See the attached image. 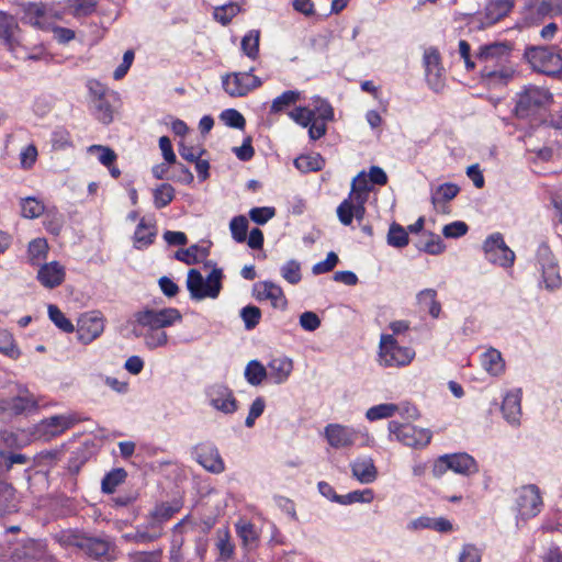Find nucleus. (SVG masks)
<instances>
[{
  "label": "nucleus",
  "mask_w": 562,
  "mask_h": 562,
  "mask_svg": "<svg viewBox=\"0 0 562 562\" xmlns=\"http://www.w3.org/2000/svg\"><path fill=\"white\" fill-rule=\"evenodd\" d=\"M100 445L92 439L85 440L80 446L71 451L68 458L66 470L70 476H77L82 467L100 451Z\"/></svg>",
  "instance_id": "obj_14"
},
{
  "label": "nucleus",
  "mask_w": 562,
  "mask_h": 562,
  "mask_svg": "<svg viewBox=\"0 0 562 562\" xmlns=\"http://www.w3.org/2000/svg\"><path fill=\"white\" fill-rule=\"evenodd\" d=\"M134 317L139 326L148 327L150 330L170 327L175 323L182 321V314L176 307H165L161 310L145 308L136 312Z\"/></svg>",
  "instance_id": "obj_5"
},
{
  "label": "nucleus",
  "mask_w": 562,
  "mask_h": 562,
  "mask_svg": "<svg viewBox=\"0 0 562 562\" xmlns=\"http://www.w3.org/2000/svg\"><path fill=\"white\" fill-rule=\"evenodd\" d=\"M209 255L210 246L203 247L198 244H193L186 249L181 248L175 251L172 258L188 266H193L200 263L201 258L205 259Z\"/></svg>",
  "instance_id": "obj_29"
},
{
  "label": "nucleus",
  "mask_w": 562,
  "mask_h": 562,
  "mask_svg": "<svg viewBox=\"0 0 562 562\" xmlns=\"http://www.w3.org/2000/svg\"><path fill=\"white\" fill-rule=\"evenodd\" d=\"M424 234L428 236V240L425 241L424 244H422V241L416 244V247L419 251L432 256H438L446 250V244L438 234L430 231H427Z\"/></svg>",
  "instance_id": "obj_43"
},
{
  "label": "nucleus",
  "mask_w": 562,
  "mask_h": 562,
  "mask_svg": "<svg viewBox=\"0 0 562 562\" xmlns=\"http://www.w3.org/2000/svg\"><path fill=\"white\" fill-rule=\"evenodd\" d=\"M542 499L537 485L528 484L520 488L515 505V510L519 518L527 520L537 516L540 513Z\"/></svg>",
  "instance_id": "obj_11"
},
{
  "label": "nucleus",
  "mask_w": 562,
  "mask_h": 562,
  "mask_svg": "<svg viewBox=\"0 0 562 562\" xmlns=\"http://www.w3.org/2000/svg\"><path fill=\"white\" fill-rule=\"evenodd\" d=\"M249 223L246 216L237 215L231 220L229 229L232 233V238L238 243H246L247 233H248Z\"/></svg>",
  "instance_id": "obj_52"
},
{
  "label": "nucleus",
  "mask_w": 562,
  "mask_h": 562,
  "mask_svg": "<svg viewBox=\"0 0 562 562\" xmlns=\"http://www.w3.org/2000/svg\"><path fill=\"white\" fill-rule=\"evenodd\" d=\"M235 528L246 551H251L258 547L259 536L254 524L240 520L235 525Z\"/></svg>",
  "instance_id": "obj_36"
},
{
  "label": "nucleus",
  "mask_w": 562,
  "mask_h": 562,
  "mask_svg": "<svg viewBox=\"0 0 562 562\" xmlns=\"http://www.w3.org/2000/svg\"><path fill=\"white\" fill-rule=\"evenodd\" d=\"M300 100V92L296 90H288L277 97L270 106L271 114H278L285 111Z\"/></svg>",
  "instance_id": "obj_46"
},
{
  "label": "nucleus",
  "mask_w": 562,
  "mask_h": 562,
  "mask_svg": "<svg viewBox=\"0 0 562 562\" xmlns=\"http://www.w3.org/2000/svg\"><path fill=\"white\" fill-rule=\"evenodd\" d=\"M66 272L64 266L58 261H50L40 267L37 281L46 289H55L65 281Z\"/></svg>",
  "instance_id": "obj_18"
},
{
  "label": "nucleus",
  "mask_w": 562,
  "mask_h": 562,
  "mask_svg": "<svg viewBox=\"0 0 562 562\" xmlns=\"http://www.w3.org/2000/svg\"><path fill=\"white\" fill-rule=\"evenodd\" d=\"M414 357V349L400 346L393 335H382L379 351L381 366L404 367L411 363Z\"/></svg>",
  "instance_id": "obj_4"
},
{
  "label": "nucleus",
  "mask_w": 562,
  "mask_h": 562,
  "mask_svg": "<svg viewBox=\"0 0 562 562\" xmlns=\"http://www.w3.org/2000/svg\"><path fill=\"white\" fill-rule=\"evenodd\" d=\"M0 353L16 360L21 356V351L14 340L13 335L4 328L0 327Z\"/></svg>",
  "instance_id": "obj_45"
},
{
  "label": "nucleus",
  "mask_w": 562,
  "mask_h": 562,
  "mask_svg": "<svg viewBox=\"0 0 562 562\" xmlns=\"http://www.w3.org/2000/svg\"><path fill=\"white\" fill-rule=\"evenodd\" d=\"M268 368L270 369L269 376L272 382L280 384L289 378L293 369V364L292 361L288 358L273 359L269 362Z\"/></svg>",
  "instance_id": "obj_38"
},
{
  "label": "nucleus",
  "mask_w": 562,
  "mask_h": 562,
  "mask_svg": "<svg viewBox=\"0 0 562 562\" xmlns=\"http://www.w3.org/2000/svg\"><path fill=\"white\" fill-rule=\"evenodd\" d=\"M562 13V0H528L521 11V24L531 26Z\"/></svg>",
  "instance_id": "obj_7"
},
{
  "label": "nucleus",
  "mask_w": 562,
  "mask_h": 562,
  "mask_svg": "<svg viewBox=\"0 0 562 562\" xmlns=\"http://www.w3.org/2000/svg\"><path fill=\"white\" fill-rule=\"evenodd\" d=\"M280 272L290 284H297L302 280L301 263L295 259L288 260L281 267Z\"/></svg>",
  "instance_id": "obj_59"
},
{
  "label": "nucleus",
  "mask_w": 562,
  "mask_h": 562,
  "mask_svg": "<svg viewBox=\"0 0 562 562\" xmlns=\"http://www.w3.org/2000/svg\"><path fill=\"white\" fill-rule=\"evenodd\" d=\"M97 0H68V9L74 16H88L94 12Z\"/></svg>",
  "instance_id": "obj_57"
},
{
  "label": "nucleus",
  "mask_w": 562,
  "mask_h": 562,
  "mask_svg": "<svg viewBox=\"0 0 562 562\" xmlns=\"http://www.w3.org/2000/svg\"><path fill=\"white\" fill-rule=\"evenodd\" d=\"M9 402V415L16 417L24 414H30L37 411L38 403L33 395L21 396L16 395L8 398Z\"/></svg>",
  "instance_id": "obj_32"
},
{
  "label": "nucleus",
  "mask_w": 562,
  "mask_h": 562,
  "mask_svg": "<svg viewBox=\"0 0 562 562\" xmlns=\"http://www.w3.org/2000/svg\"><path fill=\"white\" fill-rule=\"evenodd\" d=\"M351 472L358 481L370 484L375 481L378 471L371 458L358 459L351 464Z\"/></svg>",
  "instance_id": "obj_30"
},
{
  "label": "nucleus",
  "mask_w": 562,
  "mask_h": 562,
  "mask_svg": "<svg viewBox=\"0 0 562 562\" xmlns=\"http://www.w3.org/2000/svg\"><path fill=\"white\" fill-rule=\"evenodd\" d=\"M207 395L210 404L224 414H234L238 409V401L235 398L233 391L224 384L213 385Z\"/></svg>",
  "instance_id": "obj_17"
},
{
  "label": "nucleus",
  "mask_w": 562,
  "mask_h": 562,
  "mask_svg": "<svg viewBox=\"0 0 562 562\" xmlns=\"http://www.w3.org/2000/svg\"><path fill=\"white\" fill-rule=\"evenodd\" d=\"M553 102V95L549 90L529 87L519 94V98L514 108V114L518 119H528L535 124H539L548 110V106Z\"/></svg>",
  "instance_id": "obj_2"
},
{
  "label": "nucleus",
  "mask_w": 562,
  "mask_h": 562,
  "mask_svg": "<svg viewBox=\"0 0 562 562\" xmlns=\"http://www.w3.org/2000/svg\"><path fill=\"white\" fill-rule=\"evenodd\" d=\"M45 551L46 544L43 541L27 538L13 549L12 558L19 561L41 560Z\"/></svg>",
  "instance_id": "obj_21"
},
{
  "label": "nucleus",
  "mask_w": 562,
  "mask_h": 562,
  "mask_svg": "<svg viewBox=\"0 0 562 562\" xmlns=\"http://www.w3.org/2000/svg\"><path fill=\"white\" fill-rule=\"evenodd\" d=\"M157 236V226L155 218L147 221L145 217L140 218L134 232V247L136 249H144L155 243Z\"/></svg>",
  "instance_id": "obj_23"
},
{
  "label": "nucleus",
  "mask_w": 562,
  "mask_h": 562,
  "mask_svg": "<svg viewBox=\"0 0 562 562\" xmlns=\"http://www.w3.org/2000/svg\"><path fill=\"white\" fill-rule=\"evenodd\" d=\"M515 0H490L485 8L486 19L496 23L506 16L514 8Z\"/></svg>",
  "instance_id": "obj_37"
},
{
  "label": "nucleus",
  "mask_w": 562,
  "mask_h": 562,
  "mask_svg": "<svg viewBox=\"0 0 562 562\" xmlns=\"http://www.w3.org/2000/svg\"><path fill=\"white\" fill-rule=\"evenodd\" d=\"M482 363L485 370L494 376L499 375L505 370V361L502 358V353L494 348L483 353Z\"/></svg>",
  "instance_id": "obj_39"
},
{
  "label": "nucleus",
  "mask_w": 562,
  "mask_h": 562,
  "mask_svg": "<svg viewBox=\"0 0 562 562\" xmlns=\"http://www.w3.org/2000/svg\"><path fill=\"white\" fill-rule=\"evenodd\" d=\"M182 507L181 499H173L171 503H159L153 509L154 518H157L161 524L168 521Z\"/></svg>",
  "instance_id": "obj_47"
},
{
  "label": "nucleus",
  "mask_w": 562,
  "mask_h": 562,
  "mask_svg": "<svg viewBox=\"0 0 562 562\" xmlns=\"http://www.w3.org/2000/svg\"><path fill=\"white\" fill-rule=\"evenodd\" d=\"M75 423L76 419L70 416L54 415L40 422L35 427V434L38 438L49 441L71 428Z\"/></svg>",
  "instance_id": "obj_16"
},
{
  "label": "nucleus",
  "mask_w": 562,
  "mask_h": 562,
  "mask_svg": "<svg viewBox=\"0 0 562 562\" xmlns=\"http://www.w3.org/2000/svg\"><path fill=\"white\" fill-rule=\"evenodd\" d=\"M176 190L168 183L164 182L153 190L154 205L157 210L169 205L175 199Z\"/></svg>",
  "instance_id": "obj_44"
},
{
  "label": "nucleus",
  "mask_w": 562,
  "mask_h": 562,
  "mask_svg": "<svg viewBox=\"0 0 562 562\" xmlns=\"http://www.w3.org/2000/svg\"><path fill=\"white\" fill-rule=\"evenodd\" d=\"M48 252V244L45 238H35L30 241L27 255L32 266H40V261L46 258Z\"/></svg>",
  "instance_id": "obj_48"
},
{
  "label": "nucleus",
  "mask_w": 562,
  "mask_h": 562,
  "mask_svg": "<svg viewBox=\"0 0 562 562\" xmlns=\"http://www.w3.org/2000/svg\"><path fill=\"white\" fill-rule=\"evenodd\" d=\"M20 204L22 216L25 218H36L46 212L43 202L34 196L21 199Z\"/></svg>",
  "instance_id": "obj_49"
},
{
  "label": "nucleus",
  "mask_w": 562,
  "mask_h": 562,
  "mask_svg": "<svg viewBox=\"0 0 562 562\" xmlns=\"http://www.w3.org/2000/svg\"><path fill=\"white\" fill-rule=\"evenodd\" d=\"M220 119L231 128L245 130L246 119L236 109H226L220 114Z\"/></svg>",
  "instance_id": "obj_60"
},
{
  "label": "nucleus",
  "mask_w": 562,
  "mask_h": 562,
  "mask_svg": "<svg viewBox=\"0 0 562 562\" xmlns=\"http://www.w3.org/2000/svg\"><path fill=\"white\" fill-rule=\"evenodd\" d=\"M239 316L244 322L245 328L252 330L260 323L261 310L256 305L248 304L240 310Z\"/></svg>",
  "instance_id": "obj_56"
},
{
  "label": "nucleus",
  "mask_w": 562,
  "mask_h": 562,
  "mask_svg": "<svg viewBox=\"0 0 562 562\" xmlns=\"http://www.w3.org/2000/svg\"><path fill=\"white\" fill-rule=\"evenodd\" d=\"M338 220L345 226L352 224L353 218L361 222L366 215V205H353L351 199H345L336 210Z\"/></svg>",
  "instance_id": "obj_28"
},
{
  "label": "nucleus",
  "mask_w": 562,
  "mask_h": 562,
  "mask_svg": "<svg viewBox=\"0 0 562 562\" xmlns=\"http://www.w3.org/2000/svg\"><path fill=\"white\" fill-rule=\"evenodd\" d=\"M260 32L258 30L249 31L241 40V49L250 57L255 58L259 50Z\"/></svg>",
  "instance_id": "obj_61"
},
{
  "label": "nucleus",
  "mask_w": 562,
  "mask_h": 562,
  "mask_svg": "<svg viewBox=\"0 0 562 562\" xmlns=\"http://www.w3.org/2000/svg\"><path fill=\"white\" fill-rule=\"evenodd\" d=\"M22 22L37 29H45V7L42 3L26 2L22 5Z\"/></svg>",
  "instance_id": "obj_31"
},
{
  "label": "nucleus",
  "mask_w": 562,
  "mask_h": 562,
  "mask_svg": "<svg viewBox=\"0 0 562 562\" xmlns=\"http://www.w3.org/2000/svg\"><path fill=\"white\" fill-rule=\"evenodd\" d=\"M20 499L16 488L5 480L0 479V517L18 513Z\"/></svg>",
  "instance_id": "obj_24"
},
{
  "label": "nucleus",
  "mask_w": 562,
  "mask_h": 562,
  "mask_svg": "<svg viewBox=\"0 0 562 562\" xmlns=\"http://www.w3.org/2000/svg\"><path fill=\"white\" fill-rule=\"evenodd\" d=\"M374 497V493L371 488L363 491H352L346 495H340V505H349L352 503H370Z\"/></svg>",
  "instance_id": "obj_63"
},
{
  "label": "nucleus",
  "mask_w": 562,
  "mask_h": 562,
  "mask_svg": "<svg viewBox=\"0 0 562 562\" xmlns=\"http://www.w3.org/2000/svg\"><path fill=\"white\" fill-rule=\"evenodd\" d=\"M248 215L257 225H265L276 215V209L273 206H256L250 209Z\"/></svg>",
  "instance_id": "obj_64"
},
{
  "label": "nucleus",
  "mask_w": 562,
  "mask_h": 562,
  "mask_svg": "<svg viewBox=\"0 0 562 562\" xmlns=\"http://www.w3.org/2000/svg\"><path fill=\"white\" fill-rule=\"evenodd\" d=\"M442 460H448V465L454 473L469 476L479 472L476 460L467 452L442 454Z\"/></svg>",
  "instance_id": "obj_20"
},
{
  "label": "nucleus",
  "mask_w": 562,
  "mask_h": 562,
  "mask_svg": "<svg viewBox=\"0 0 562 562\" xmlns=\"http://www.w3.org/2000/svg\"><path fill=\"white\" fill-rule=\"evenodd\" d=\"M244 375L250 385L258 386L268 378V371L259 360H251L247 363Z\"/></svg>",
  "instance_id": "obj_42"
},
{
  "label": "nucleus",
  "mask_w": 562,
  "mask_h": 562,
  "mask_svg": "<svg viewBox=\"0 0 562 562\" xmlns=\"http://www.w3.org/2000/svg\"><path fill=\"white\" fill-rule=\"evenodd\" d=\"M60 543L80 550L87 558L94 561H113L116 555V543L113 537L105 532H91L74 529L64 533Z\"/></svg>",
  "instance_id": "obj_1"
},
{
  "label": "nucleus",
  "mask_w": 562,
  "mask_h": 562,
  "mask_svg": "<svg viewBox=\"0 0 562 562\" xmlns=\"http://www.w3.org/2000/svg\"><path fill=\"white\" fill-rule=\"evenodd\" d=\"M386 243L394 248H404L409 244V235L405 227L397 222H392L386 235Z\"/></svg>",
  "instance_id": "obj_40"
},
{
  "label": "nucleus",
  "mask_w": 562,
  "mask_h": 562,
  "mask_svg": "<svg viewBox=\"0 0 562 562\" xmlns=\"http://www.w3.org/2000/svg\"><path fill=\"white\" fill-rule=\"evenodd\" d=\"M64 222V215L56 207L45 212L44 227L50 235L58 236L63 231Z\"/></svg>",
  "instance_id": "obj_51"
},
{
  "label": "nucleus",
  "mask_w": 562,
  "mask_h": 562,
  "mask_svg": "<svg viewBox=\"0 0 562 562\" xmlns=\"http://www.w3.org/2000/svg\"><path fill=\"white\" fill-rule=\"evenodd\" d=\"M510 53V46L506 43H491L480 46L475 54V58L484 63H496L507 58Z\"/></svg>",
  "instance_id": "obj_26"
},
{
  "label": "nucleus",
  "mask_w": 562,
  "mask_h": 562,
  "mask_svg": "<svg viewBox=\"0 0 562 562\" xmlns=\"http://www.w3.org/2000/svg\"><path fill=\"white\" fill-rule=\"evenodd\" d=\"M127 475V471L124 468L110 470L101 480V492L106 495L113 494L126 481Z\"/></svg>",
  "instance_id": "obj_34"
},
{
  "label": "nucleus",
  "mask_w": 562,
  "mask_h": 562,
  "mask_svg": "<svg viewBox=\"0 0 562 562\" xmlns=\"http://www.w3.org/2000/svg\"><path fill=\"white\" fill-rule=\"evenodd\" d=\"M29 458L22 453L0 450V477L8 473L14 464H25Z\"/></svg>",
  "instance_id": "obj_53"
},
{
  "label": "nucleus",
  "mask_w": 562,
  "mask_h": 562,
  "mask_svg": "<svg viewBox=\"0 0 562 562\" xmlns=\"http://www.w3.org/2000/svg\"><path fill=\"white\" fill-rule=\"evenodd\" d=\"M485 258L493 265L509 268L514 265L515 252L506 245L501 233L490 235L483 244Z\"/></svg>",
  "instance_id": "obj_9"
},
{
  "label": "nucleus",
  "mask_w": 562,
  "mask_h": 562,
  "mask_svg": "<svg viewBox=\"0 0 562 562\" xmlns=\"http://www.w3.org/2000/svg\"><path fill=\"white\" fill-rule=\"evenodd\" d=\"M460 74L462 75L461 78H454V80L459 81L461 85L469 88H474L477 83H485L488 86L496 80L506 85L508 80L514 78L515 75V72H479L477 78H472L471 80H468L467 77L470 75V72Z\"/></svg>",
  "instance_id": "obj_25"
},
{
  "label": "nucleus",
  "mask_w": 562,
  "mask_h": 562,
  "mask_svg": "<svg viewBox=\"0 0 562 562\" xmlns=\"http://www.w3.org/2000/svg\"><path fill=\"white\" fill-rule=\"evenodd\" d=\"M92 114L104 125H109L113 121V109L105 98L93 101Z\"/></svg>",
  "instance_id": "obj_54"
},
{
  "label": "nucleus",
  "mask_w": 562,
  "mask_h": 562,
  "mask_svg": "<svg viewBox=\"0 0 562 562\" xmlns=\"http://www.w3.org/2000/svg\"><path fill=\"white\" fill-rule=\"evenodd\" d=\"M218 541L216 543L217 549L220 550V559L223 561L229 560L234 554L235 546L229 540V532L227 529H218Z\"/></svg>",
  "instance_id": "obj_62"
},
{
  "label": "nucleus",
  "mask_w": 562,
  "mask_h": 562,
  "mask_svg": "<svg viewBox=\"0 0 562 562\" xmlns=\"http://www.w3.org/2000/svg\"><path fill=\"white\" fill-rule=\"evenodd\" d=\"M532 70H541L551 67L562 70V49L557 46H531L524 54Z\"/></svg>",
  "instance_id": "obj_8"
},
{
  "label": "nucleus",
  "mask_w": 562,
  "mask_h": 562,
  "mask_svg": "<svg viewBox=\"0 0 562 562\" xmlns=\"http://www.w3.org/2000/svg\"><path fill=\"white\" fill-rule=\"evenodd\" d=\"M260 86L261 80L255 72H225L222 76V87L233 98L245 97Z\"/></svg>",
  "instance_id": "obj_10"
},
{
  "label": "nucleus",
  "mask_w": 562,
  "mask_h": 562,
  "mask_svg": "<svg viewBox=\"0 0 562 562\" xmlns=\"http://www.w3.org/2000/svg\"><path fill=\"white\" fill-rule=\"evenodd\" d=\"M187 289L190 297L194 301H202L206 297L212 299L210 285L206 278L198 269H190L187 276Z\"/></svg>",
  "instance_id": "obj_22"
},
{
  "label": "nucleus",
  "mask_w": 562,
  "mask_h": 562,
  "mask_svg": "<svg viewBox=\"0 0 562 562\" xmlns=\"http://www.w3.org/2000/svg\"><path fill=\"white\" fill-rule=\"evenodd\" d=\"M104 330V319L99 311L87 312L78 318L77 339L83 345H89Z\"/></svg>",
  "instance_id": "obj_12"
},
{
  "label": "nucleus",
  "mask_w": 562,
  "mask_h": 562,
  "mask_svg": "<svg viewBox=\"0 0 562 562\" xmlns=\"http://www.w3.org/2000/svg\"><path fill=\"white\" fill-rule=\"evenodd\" d=\"M521 391L516 390L508 392L502 403V413L504 418L510 424L519 423L521 415Z\"/></svg>",
  "instance_id": "obj_27"
},
{
  "label": "nucleus",
  "mask_w": 562,
  "mask_h": 562,
  "mask_svg": "<svg viewBox=\"0 0 562 562\" xmlns=\"http://www.w3.org/2000/svg\"><path fill=\"white\" fill-rule=\"evenodd\" d=\"M240 12V7L237 3H228L214 9V19L222 25L231 23L234 16Z\"/></svg>",
  "instance_id": "obj_58"
},
{
  "label": "nucleus",
  "mask_w": 562,
  "mask_h": 562,
  "mask_svg": "<svg viewBox=\"0 0 562 562\" xmlns=\"http://www.w3.org/2000/svg\"><path fill=\"white\" fill-rule=\"evenodd\" d=\"M536 269L540 272L539 288L555 291L562 285L558 259L547 243H541L536 251Z\"/></svg>",
  "instance_id": "obj_3"
},
{
  "label": "nucleus",
  "mask_w": 562,
  "mask_h": 562,
  "mask_svg": "<svg viewBox=\"0 0 562 562\" xmlns=\"http://www.w3.org/2000/svg\"><path fill=\"white\" fill-rule=\"evenodd\" d=\"M193 459L206 471L220 474L225 470V463L215 445L203 442L192 448Z\"/></svg>",
  "instance_id": "obj_13"
},
{
  "label": "nucleus",
  "mask_w": 562,
  "mask_h": 562,
  "mask_svg": "<svg viewBox=\"0 0 562 562\" xmlns=\"http://www.w3.org/2000/svg\"><path fill=\"white\" fill-rule=\"evenodd\" d=\"M22 40V31L16 19L0 11V43L14 53L21 47Z\"/></svg>",
  "instance_id": "obj_15"
},
{
  "label": "nucleus",
  "mask_w": 562,
  "mask_h": 562,
  "mask_svg": "<svg viewBox=\"0 0 562 562\" xmlns=\"http://www.w3.org/2000/svg\"><path fill=\"white\" fill-rule=\"evenodd\" d=\"M390 437L395 436V439L404 446L415 449L425 448L431 441L432 434L429 429L417 428L416 426L406 423L402 424L396 420L389 423Z\"/></svg>",
  "instance_id": "obj_6"
},
{
  "label": "nucleus",
  "mask_w": 562,
  "mask_h": 562,
  "mask_svg": "<svg viewBox=\"0 0 562 562\" xmlns=\"http://www.w3.org/2000/svg\"><path fill=\"white\" fill-rule=\"evenodd\" d=\"M417 303L422 311H427L432 318H438L441 313V303L437 300L435 289H425L417 294Z\"/></svg>",
  "instance_id": "obj_33"
},
{
  "label": "nucleus",
  "mask_w": 562,
  "mask_h": 562,
  "mask_svg": "<svg viewBox=\"0 0 562 562\" xmlns=\"http://www.w3.org/2000/svg\"><path fill=\"white\" fill-rule=\"evenodd\" d=\"M294 167L303 173L321 171L326 164L325 158L319 153L312 155H300L293 161Z\"/></svg>",
  "instance_id": "obj_35"
},
{
  "label": "nucleus",
  "mask_w": 562,
  "mask_h": 562,
  "mask_svg": "<svg viewBox=\"0 0 562 562\" xmlns=\"http://www.w3.org/2000/svg\"><path fill=\"white\" fill-rule=\"evenodd\" d=\"M398 405L393 403L379 404L370 407L366 413V417L370 422L389 418L392 417L394 413L398 411Z\"/></svg>",
  "instance_id": "obj_55"
},
{
  "label": "nucleus",
  "mask_w": 562,
  "mask_h": 562,
  "mask_svg": "<svg viewBox=\"0 0 562 562\" xmlns=\"http://www.w3.org/2000/svg\"><path fill=\"white\" fill-rule=\"evenodd\" d=\"M48 318L54 325L64 333H72L75 326L71 321L65 316L60 308L55 304H49L47 307Z\"/></svg>",
  "instance_id": "obj_50"
},
{
  "label": "nucleus",
  "mask_w": 562,
  "mask_h": 562,
  "mask_svg": "<svg viewBox=\"0 0 562 562\" xmlns=\"http://www.w3.org/2000/svg\"><path fill=\"white\" fill-rule=\"evenodd\" d=\"M325 437L329 446L339 449L355 443L356 431L339 424H329L325 428Z\"/></svg>",
  "instance_id": "obj_19"
},
{
  "label": "nucleus",
  "mask_w": 562,
  "mask_h": 562,
  "mask_svg": "<svg viewBox=\"0 0 562 562\" xmlns=\"http://www.w3.org/2000/svg\"><path fill=\"white\" fill-rule=\"evenodd\" d=\"M460 192L458 184L452 182H446L436 188L431 192L430 201L436 206L441 203H447L453 200Z\"/></svg>",
  "instance_id": "obj_41"
}]
</instances>
